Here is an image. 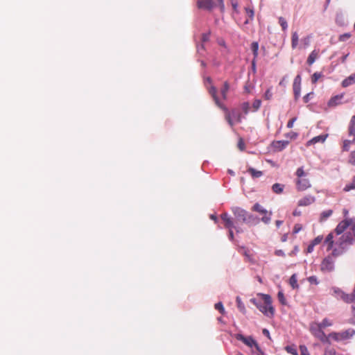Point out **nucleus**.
Segmentation results:
<instances>
[{
  "mask_svg": "<svg viewBox=\"0 0 355 355\" xmlns=\"http://www.w3.org/2000/svg\"><path fill=\"white\" fill-rule=\"evenodd\" d=\"M352 189H355V175L353 177L352 182L347 184L343 189L345 191H349Z\"/></svg>",
  "mask_w": 355,
  "mask_h": 355,
  "instance_id": "7c9ffc66",
  "label": "nucleus"
},
{
  "mask_svg": "<svg viewBox=\"0 0 355 355\" xmlns=\"http://www.w3.org/2000/svg\"><path fill=\"white\" fill-rule=\"evenodd\" d=\"M328 137V134H324L321 135H318L316 137H314L311 139L307 141L306 146H309L311 145H315L317 143H324L327 138Z\"/></svg>",
  "mask_w": 355,
  "mask_h": 355,
  "instance_id": "2eb2a0df",
  "label": "nucleus"
},
{
  "mask_svg": "<svg viewBox=\"0 0 355 355\" xmlns=\"http://www.w3.org/2000/svg\"><path fill=\"white\" fill-rule=\"evenodd\" d=\"M235 338L238 340L242 341L245 345L250 347L254 346L258 352H261V349L258 343L256 342L255 340L253 339L252 337H245L243 335L241 334H237L235 335Z\"/></svg>",
  "mask_w": 355,
  "mask_h": 355,
  "instance_id": "ddd939ff",
  "label": "nucleus"
},
{
  "mask_svg": "<svg viewBox=\"0 0 355 355\" xmlns=\"http://www.w3.org/2000/svg\"><path fill=\"white\" fill-rule=\"evenodd\" d=\"M230 90V84L227 81H225L220 89V94L223 100H227V93Z\"/></svg>",
  "mask_w": 355,
  "mask_h": 355,
  "instance_id": "4be33fe9",
  "label": "nucleus"
},
{
  "mask_svg": "<svg viewBox=\"0 0 355 355\" xmlns=\"http://www.w3.org/2000/svg\"><path fill=\"white\" fill-rule=\"evenodd\" d=\"M302 229V226L300 224H295L293 227V233L297 234Z\"/></svg>",
  "mask_w": 355,
  "mask_h": 355,
  "instance_id": "8fccbe9b",
  "label": "nucleus"
},
{
  "mask_svg": "<svg viewBox=\"0 0 355 355\" xmlns=\"http://www.w3.org/2000/svg\"><path fill=\"white\" fill-rule=\"evenodd\" d=\"M232 211L236 218V221H241L245 223H254L259 222V219L254 217L252 214L248 213L246 210L239 207H234L232 208Z\"/></svg>",
  "mask_w": 355,
  "mask_h": 355,
  "instance_id": "7ed1b4c3",
  "label": "nucleus"
},
{
  "mask_svg": "<svg viewBox=\"0 0 355 355\" xmlns=\"http://www.w3.org/2000/svg\"><path fill=\"white\" fill-rule=\"evenodd\" d=\"M197 6L199 9L211 10L214 7L212 0H198Z\"/></svg>",
  "mask_w": 355,
  "mask_h": 355,
  "instance_id": "4468645a",
  "label": "nucleus"
},
{
  "mask_svg": "<svg viewBox=\"0 0 355 355\" xmlns=\"http://www.w3.org/2000/svg\"><path fill=\"white\" fill-rule=\"evenodd\" d=\"M264 98L266 100H270L272 97V91H271V88H268L265 94H264V96H263Z\"/></svg>",
  "mask_w": 355,
  "mask_h": 355,
  "instance_id": "49530a36",
  "label": "nucleus"
},
{
  "mask_svg": "<svg viewBox=\"0 0 355 355\" xmlns=\"http://www.w3.org/2000/svg\"><path fill=\"white\" fill-rule=\"evenodd\" d=\"M293 215L295 216H299L301 215V211H298L297 209L294 210V211L293 212Z\"/></svg>",
  "mask_w": 355,
  "mask_h": 355,
  "instance_id": "69168bd1",
  "label": "nucleus"
},
{
  "mask_svg": "<svg viewBox=\"0 0 355 355\" xmlns=\"http://www.w3.org/2000/svg\"><path fill=\"white\" fill-rule=\"evenodd\" d=\"M237 147L241 151L245 150V142H244V141H243V139L242 138H239L238 144H237Z\"/></svg>",
  "mask_w": 355,
  "mask_h": 355,
  "instance_id": "37998d69",
  "label": "nucleus"
},
{
  "mask_svg": "<svg viewBox=\"0 0 355 355\" xmlns=\"http://www.w3.org/2000/svg\"><path fill=\"white\" fill-rule=\"evenodd\" d=\"M322 240H323L322 236H318L313 241H311V243L315 246V245L320 244Z\"/></svg>",
  "mask_w": 355,
  "mask_h": 355,
  "instance_id": "c03bdc74",
  "label": "nucleus"
},
{
  "mask_svg": "<svg viewBox=\"0 0 355 355\" xmlns=\"http://www.w3.org/2000/svg\"><path fill=\"white\" fill-rule=\"evenodd\" d=\"M322 328L319 327L318 322H313L310 324L311 333L317 338L320 340L322 342L327 341V336L324 332L322 331Z\"/></svg>",
  "mask_w": 355,
  "mask_h": 355,
  "instance_id": "f8f14e48",
  "label": "nucleus"
},
{
  "mask_svg": "<svg viewBox=\"0 0 355 355\" xmlns=\"http://www.w3.org/2000/svg\"><path fill=\"white\" fill-rule=\"evenodd\" d=\"M245 10L246 14L248 15V16L249 17V19H247L245 21V24H246L249 23V20H252L254 19V10L251 8H245Z\"/></svg>",
  "mask_w": 355,
  "mask_h": 355,
  "instance_id": "c756f323",
  "label": "nucleus"
},
{
  "mask_svg": "<svg viewBox=\"0 0 355 355\" xmlns=\"http://www.w3.org/2000/svg\"><path fill=\"white\" fill-rule=\"evenodd\" d=\"M241 108L243 112L247 114L250 112V104L248 102H244L241 104Z\"/></svg>",
  "mask_w": 355,
  "mask_h": 355,
  "instance_id": "ea45409f",
  "label": "nucleus"
},
{
  "mask_svg": "<svg viewBox=\"0 0 355 355\" xmlns=\"http://www.w3.org/2000/svg\"><path fill=\"white\" fill-rule=\"evenodd\" d=\"M258 295L262 298L263 302H258L254 298L251 299L250 302L265 315L272 318L275 314V309L272 305L271 297L263 293H259Z\"/></svg>",
  "mask_w": 355,
  "mask_h": 355,
  "instance_id": "f257e3e1",
  "label": "nucleus"
},
{
  "mask_svg": "<svg viewBox=\"0 0 355 355\" xmlns=\"http://www.w3.org/2000/svg\"><path fill=\"white\" fill-rule=\"evenodd\" d=\"M262 332H263V335H265V336H267L268 338H270V333H269V331H268V329H263Z\"/></svg>",
  "mask_w": 355,
  "mask_h": 355,
  "instance_id": "680f3d73",
  "label": "nucleus"
},
{
  "mask_svg": "<svg viewBox=\"0 0 355 355\" xmlns=\"http://www.w3.org/2000/svg\"><path fill=\"white\" fill-rule=\"evenodd\" d=\"M322 77V74L320 73L315 72L311 76V82L315 84L317 83L319 78Z\"/></svg>",
  "mask_w": 355,
  "mask_h": 355,
  "instance_id": "a19ab883",
  "label": "nucleus"
},
{
  "mask_svg": "<svg viewBox=\"0 0 355 355\" xmlns=\"http://www.w3.org/2000/svg\"><path fill=\"white\" fill-rule=\"evenodd\" d=\"M319 50H313L311 51V53L309 54L306 62L309 65H311L314 63V62L316 60V59L319 56Z\"/></svg>",
  "mask_w": 355,
  "mask_h": 355,
  "instance_id": "6ab92c4d",
  "label": "nucleus"
},
{
  "mask_svg": "<svg viewBox=\"0 0 355 355\" xmlns=\"http://www.w3.org/2000/svg\"><path fill=\"white\" fill-rule=\"evenodd\" d=\"M220 218L224 223L225 228L229 230V238L231 241L234 240V233L232 229L234 228L237 233L243 232V230L234 225L232 218L227 213H223L220 215Z\"/></svg>",
  "mask_w": 355,
  "mask_h": 355,
  "instance_id": "0eeeda50",
  "label": "nucleus"
},
{
  "mask_svg": "<svg viewBox=\"0 0 355 355\" xmlns=\"http://www.w3.org/2000/svg\"><path fill=\"white\" fill-rule=\"evenodd\" d=\"M334 296L337 299L342 300L345 303L351 304L355 302V293H346L339 288L334 287L332 288Z\"/></svg>",
  "mask_w": 355,
  "mask_h": 355,
  "instance_id": "1a4fd4ad",
  "label": "nucleus"
},
{
  "mask_svg": "<svg viewBox=\"0 0 355 355\" xmlns=\"http://www.w3.org/2000/svg\"><path fill=\"white\" fill-rule=\"evenodd\" d=\"M313 94V93H309L307 94H306L304 97H303V101L305 103H307L309 100H310V96Z\"/></svg>",
  "mask_w": 355,
  "mask_h": 355,
  "instance_id": "4d7b16f0",
  "label": "nucleus"
},
{
  "mask_svg": "<svg viewBox=\"0 0 355 355\" xmlns=\"http://www.w3.org/2000/svg\"><path fill=\"white\" fill-rule=\"evenodd\" d=\"M324 355H336L335 350H329L326 352Z\"/></svg>",
  "mask_w": 355,
  "mask_h": 355,
  "instance_id": "052dcab7",
  "label": "nucleus"
},
{
  "mask_svg": "<svg viewBox=\"0 0 355 355\" xmlns=\"http://www.w3.org/2000/svg\"><path fill=\"white\" fill-rule=\"evenodd\" d=\"M293 93L295 96V100H297L299 97L300 96V92H301V85H293Z\"/></svg>",
  "mask_w": 355,
  "mask_h": 355,
  "instance_id": "f704fd0d",
  "label": "nucleus"
},
{
  "mask_svg": "<svg viewBox=\"0 0 355 355\" xmlns=\"http://www.w3.org/2000/svg\"><path fill=\"white\" fill-rule=\"evenodd\" d=\"M277 298L279 301V302L282 305H286L287 304L286 300L285 298L284 294L282 291H279L277 293Z\"/></svg>",
  "mask_w": 355,
  "mask_h": 355,
  "instance_id": "c9c22d12",
  "label": "nucleus"
},
{
  "mask_svg": "<svg viewBox=\"0 0 355 355\" xmlns=\"http://www.w3.org/2000/svg\"><path fill=\"white\" fill-rule=\"evenodd\" d=\"M298 41H299V37H298L297 32L293 33L292 38H291V46L293 49L297 46Z\"/></svg>",
  "mask_w": 355,
  "mask_h": 355,
  "instance_id": "cd10ccee",
  "label": "nucleus"
},
{
  "mask_svg": "<svg viewBox=\"0 0 355 355\" xmlns=\"http://www.w3.org/2000/svg\"><path fill=\"white\" fill-rule=\"evenodd\" d=\"M293 85H301V76L300 75L296 76L294 79Z\"/></svg>",
  "mask_w": 355,
  "mask_h": 355,
  "instance_id": "864d4df0",
  "label": "nucleus"
},
{
  "mask_svg": "<svg viewBox=\"0 0 355 355\" xmlns=\"http://www.w3.org/2000/svg\"><path fill=\"white\" fill-rule=\"evenodd\" d=\"M298 250H299L298 247L297 246H295L293 250L291 253H289V255L290 256H294L298 252Z\"/></svg>",
  "mask_w": 355,
  "mask_h": 355,
  "instance_id": "bf43d9fd",
  "label": "nucleus"
},
{
  "mask_svg": "<svg viewBox=\"0 0 355 355\" xmlns=\"http://www.w3.org/2000/svg\"><path fill=\"white\" fill-rule=\"evenodd\" d=\"M308 282L311 284L318 285L319 284V282L318 280V278L316 276H311L308 277Z\"/></svg>",
  "mask_w": 355,
  "mask_h": 355,
  "instance_id": "a18cd8bd",
  "label": "nucleus"
},
{
  "mask_svg": "<svg viewBox=\"0 0 355 355\" xmlns=\"http://www.w3.org/2000/svg\"><path fill=\"white\" fill-rule=\"evenodd\" d=\"M214 307L216 310L219 311V312L222 314V315H224L225 313V309L223 307V305L222 304V302H218L216 303L215 305H214Z\"/></svg>",
  "mask_w": 355,
  "mask_h": 355,
  "instance_id": "4c0bfd02",
  "label": "nucleus"
},
{
  "mask_svg": "<svg viewBox=\"0 0 355 355\" xmlns=\"http://www.w3.org/2000/svg\"><path fill=\"white\" fill-rule=\"evenodd\" d=\"M261 101L259 99H256L252 103L253 112L257 111L261 107Z\"/></svg>",
  "mask_w": 355,
  "mask_h": 355,
  "instance_id": "58836bf2",
  "label": "nucleus"
},
{
  "mask_svg": "<svg viewBox=\"0 0 355 355\" xmlns=\"http://www.w3.org/2000/svg\"><path fill=\"white\" fill-rule=\"evenodd\" d=\"M209 33H208V34H204V35H202V41H203V42H206V41H207V40H209Z\"/></svg>",
  "mask_w": 355,
  "mask_h": 355,
  "instance_id": "e2e57ef3",
  "label": "nucleus"
},
{
  "mask_svg": "<svg viewBox=\"0 0 355 355\" xmlns=\"http://www.w3.org/2000/svg\"><path fill=\"white\" fill-rule=\"evenodd\" d=\"M275 255L277 256H280V257H284L285 256V253L284 252L283 250H277L275 252Z\"/></svg>",
  "mask_w": 355,
  "mask_h": 355,
  "instance_id": "13d9d810",
  "label": "nucleus"
},
{
  "mask_svg": "<svg viewBox=\"0 0 355 355\" xmlns=\"http://www.w3.org/2000/svg\"><path fill=\"white\" fill-rule=\"evenodd\" d=\"M288 144V141H275L272 143L271 147L277 152H279L285 148Z\"/></svg>",
  "mask_w": 355,
  "mask_h": 355,
  "instance_id": "dca6fc26",
  "label": "nucleus"
},
{
  "mask_svg": "<svg viewBox=\"0 0 355 355\" xmlns=\"http://www.w3.org/2000/svg\"><path fill=\"white\" fill-rule=\"evenodd\" d=\"M252 211L259 213L262 215L261 221L265 224H269L271 221L272 212L264 209L260 204L255 203L252 207Z\"/></svg>",
  "mask_w": 355,
  "mask_h": 355,
  "instance_id": "9d476101",
  "label": "nucleus"
},
{
  "mask_svg": "<svg viewBox=\"0 0 355 355\" xmlns=\"http://www.w3.org/2000/svg\"><path fill=\"white\" fill-rule=\"evenodd\" d=\"M333 213L331 209L326 210L322 212L320 215V221L325 220L327 218H329Z\"/></svg>",
  "mask_w": 355,
  "mask_h": 355,
  "instance_id": "2f4dec72",
  "label": "nucleus"
},
{
  "mask_svg": "<svg viewBox=\"0 0 355 355\" xmlns=\"http://www.w3.org/2000/svg\"><path fill=\"white\" fill-rule=\"evenodd\" d=\"M287 239H288V234H284L282 236V238H281V241H282V242H285V241H287Z\"/></svg>",
  "mask_w": 355,
  "mask_h": 355,
  "instance_id": "338daca9",
  "label": "nucleus"
},
{
  "mask_svg": "<svg viewBox=\"0 0 355 355\" xmlns=\"http://www.w3.org/2000/svg\"><path fill=\"white\" fill-rule=\"evenodd\" d=\"M236 303H237V307L239 309V311L241 312H242L243 313H245V307L239 297H236Z\"/></svg>",
  "mask_w": 355,
  "mask_h": 355,
  "instance_id": "473e14b6",
  "label": "nucleus"
},
{
  "mask_svg": "<svg viewBox=\"0 0 355 355\" xmlns=\"http://www.w3.org/2000/svg\"><path fill=\"white\" fill-rule=\"evenodd\" d=\"M296 119H296L295 117H294V118H293V119H290V120L288 121V122L287 123V128H293V124H294L295 121H296Z\"/></svg>",
  "mask_w": 355,
  "mask_h": 355,
  "instance_id": "5fc2aeb1",
  "label": "nucleus"
},
{
  "mask_svg": "<svg viewBox=\"0 0 355 355\" xmlns=\"http://www.w3.org/2000/svg\"><path fill=\"white\" fill-rule=\"evenodd\" d=\"M332 253L324 257L320 263V270L324 272H330L334 270V258Z\"/></svg>",
  "mask_w": 355,
  "mask_h": 355,
  "instance_id": "9b49d317",
  "label": "nucleus"
},
{
  "mask_svg": "<svg viewBox=\"0 0 355 355\" xmlns=\"http://www.w3.org/2000/svg\"><path fill=\"white\" fill-rule=\"evenodd\" d=\"M315 202V197L312 196H306L300 199L297 205L298 206H308L313 204Z\"/></svg>",
  "mask_w": 355,
  "mask_h": 355,
  "instance_id": "a211bd4d",
  "label": "nucleus"
},
{
  "mask_svg": "<svg viewBox=\"0 0 355 355\" xmlns=\"http://www.w3.org/2000/svg\"><path fill=\"white\" fill-rule=\"evenodd\" d=\"M351 310H352V315L353 318L355 319V304L351 306Z\"/></svg>",
  "mask_w": 355,
  "mask_h": 355,
  "instance_id": "0e129e2a",
  "label": "nucleus"
},
{
  "mask_svg": "<svg viewBox=\"0 0 355 355\" xmlns=\"http://www.w3.org/2000/svg\"><path fill=\"white\" fill-rule=\"evenodd\" d=\"M324 242L327 244V250H329L333 248L334 246V236L332 233H330L327 235L325 239Z\"/></svg>",
  "mask_w": 355,
  "mask_h": 355,
  "instance_id": "b1692460",
  "label": "nucleus"
},
{
  "mask_svg": "<svg viewBox=\"0 0 355 355\" xmlns=\"http://www.w3.org/2000/svg\"><path fill=\"white\" fill-rule=\"evenodd\" d=\"M350 37H351V35L349 33H345V34L340 35L339 40L344 42V41L348 40Z\"/></svg>",
  "mask_w": 355,
  "mask_h": 355,
  "instance_id": "3c124183",
  "label": "nucleus"
},
{
  "mask_svg": "<svg viewBox=\"0 0 355 355\" xmlns=\"http://www.w3.org/2000/svg\"><path fill=\"white\" fill-rule=\"evenodd\" d=\"M279 23L282 28L283 31H286L288 28V24L285 18L282 17H279Z\"/></svg>",
  "mask_w": 355,
  "mask_h": 355,
  "instance_id": "e433bc0d",
  "label": "nucleus"
},
{
  "mask_svg": "<svg viewBox=\"0 0 355 355\" xmlns=\"http://www.w3.org/2000/svg\"><path fill=\"white\" fill-rule=\"evenodd\" d=\"M248 172L251 175V176L253 178H260L263 175L262 171H257L256 169H254V168H252V167H249L248 168Z\"/></svg>",
  "mask_w": 355,
  "mask_h": 355,
  "instance_id": "393cba45",
  "label": "nucleus"
},
{
  "mask_svg": "<svg viewBox=\"0 0 355 355\" xmlns=\"http://www.w3.org/2000/svg\"><path fill=\"white\" fill-rule=\"evenodd\" d=\"M355 83V73H352L342 81V86L347 87L352 84Z\"/></svg>",
  "mask_w": 355,
  "mask_h": 355,
  "instance_id": "412c9836",
  "label": "nucleus"
},
{
  "mask_svg": "<svg viewBox=\"0 0 355 355\" xmlns=\"http://www.w3.org/2000/svg\"><path fill=\"white\" fill-rule=\"evenodd\" d=\"M251 49L252 51L254 58H256L258 55L259 44L257 42H254L251 44Z\"/></svg>",
  "mask_w": 355,
  "mask_h": 355,
  "instance_id": "72a5a7b5",
  "label": "nucleus"
},
{
  "mask_svg": "<svg viewBox=\"0 0 355 355\" xmlns=\"http://www.w3.org/2000/svg\"><path fill=\"white\" fill-rule=\"evenodd\" d=\"M306 173L304 172L303 167L298 168L296 171L297 180L295 181L297 189L304 191L311 187L310 182L306 177Z\"/></svg>",
  "mask_w": 355,
  "mask_h": 355,
  "instance_id": "20e7f679",
  "label": "nucleus"
},
{
  "mask_svg": "<svg viewBox=\"0 0 355 355\" xmlns=\"http://www.w3.org/2000/svg\"><path fill=\"white\" fill-rule=\"evenodd\" d=\"M229 112L230 114L233 125H234V121L237 123H240L241 121V114L239 112L234 110H232V112L229 111ZM234 125H232V127Z\"/></svg>",
  "mask_w": 355,
  "mask_h": 355,
  "instance_id": "5701e85b",
  "label": "nucleus"
},
{
  "mask_svg": "<svg viewBox=\"0 0 355 355\" xmlns=\"http://www.w3.org/2000/svg\"><path fill=\"white\" fill-rule=\"evenodd\" d=\"M350 227L352 232L355 236V216L352 218H346L340 221L335 229L337 235H340L348 228Z\"/></svg>",
  "mask_w": 355,
  "mask_h": 355,
  "instance_id": "39448f33",
  "label": "nucleus"
},
{
  "mask_svg": "<svg viewBox=\"0 0 355 355\" xmlns=\"http://www.w3.org/2000/svg\"><path fill=\"white\" fill-rule=\"evenodd\" d=\"M285 349L287 352L293 355H298L297 349L293 346H286Z\"/></svg>",
  "mask_w": 355,
  "mask_h": 355,
  "instance_id": "79ce46f5",
  "label": "nucleus"
},
{
  "mask_svg": "<svg viewBox=\"0 0 355 355\" xmlns=\"http://www.w3.org/2000/svg\"><path fill=\"white\" fill-rule=\"evenodd\" d=\"M343 96L344 94H341L331 97L328 102V105L329 107H335L340 105L342 103L341 100L343 98Z\"/></svg>",
  "mask_w": 355,
  "mask_h": 355,
  "instance_id": "f3484780",
  "label": "nucleus"
},
{
  "mask_svg": "<svg viewBox=\"0 0 355 355\" xmlns=\"http://www.w3.org/2000/svg\"><path fill=\"white\" fill-rule=\"evenodd\" d=\"M349 135L353 136V141L355 143V115L352 116L349 124Z\"/></svg>",
  "mask_w": 355,
  "mask_h": 355,
  "instance_id": "aec40b11",
  "label": "nucleus"
},
{
  "mask_svg": "<svg viewBox=\"0 0 355 355\" xmlns=\"http://www.w3.org/2000/svg\"><path fill=\"white\" fill-rule=\"evenodd\" d=\"M284 185L279 183H275L272 187V190L277 194H280L283 192Z\"/></svg>",
  "mask_w": 355,
  "mask_h": 355,
  "instance_id": "a878e982",
  "label": "nucleus"
},
{
  "mask_svg": "<svg viewBox=\"0 0 355 355\" xmlns=\"http://www.w3.org/2000/svg\"><path fill=\"white\" fill-rule=\"evenodd\" d=\"M354 142L352 140H345L343 142V149L347 150L349 149V146L351 143Z\"/></svg>",
  "mask_w": 355,
  "mask_h": 355,
  "instance_id": "603ef678",
  "label": "nucleus"
},
{
  "mask_svg": "<svg viewBox=\"0 0 355 355\" xmlns=\"http://www.w3.org/2000/svg\"><path fill=\"white\" fill-rule=\"evenodd\" d=\"M354 232H346L338 239L336 242L337 247L333 249L332 254L334 257H338L341 255L348 247L354 243Z\"/></svg>",
  "mask_w": 355,
  "mask_h": 355,
  "instance_id": "f03ea898",
  "label": "nucleus"
},
{
  "mask_svg": "<svg viewBox=\"0 0 355 355\" xmlns=\"http://www.w3.org/2000/svg\"><path fill=\"white\" fill-rule=\"evenodd\" d=\"M355 335V329L349 328L340 332H331L328 337L335 341L340 342L351 339Z\"/></svg>",
  "mask_w": 355,
  "mask_h": 355,
  "instance_id": "6e6552de",
  "label": "nucleus"
},
{
  "mask_svg": "<svg viewBox=\"0 0 355 355\" xmlns=\"http://www.w3.org/2000/svg\"><path fill=\"white\" fill-rule=\"evenodd\" d=\"M319 327L324 329L332 325V322L328 318H324L321 322H318Z\"/></svg>",
  "mask_w": 355,
  "mask_h": 355,
  "instance_id": "c85d7f7f",
  "label": "nucleus"
},
{
  "mask_svg": "<svg viewBox=\"0 0 355 355\" xmlns=\"http://www.w3.org/2000/svg\"><path fill=\"white\" fill-rule=\"evenodd\" d=\"M300 353L301 355H310L309 352L307 349V347L304 345H300Z\"/></svg>",
  "mask_w": 355,
  "mask_h": 355,
  "instance_id": "de8ad7c7",
  "label": "nucleus"
},
{
  "mask_svg": "<svg viewBox=\"0 0 355 355\" xmlns=\"http://www.w3.org/2000/svg\"><path fill=\"white\" fill-rule=\"evenodd\" d=\"M314 247H315V245H313L311 243H310V244L308 245V247L306 248V252L311 253L314 250Z\"/></svg>",
  "mask_w": 355,
  "mask_h": 355,
  "instance_id": "6e6d98bb",
  "label": "nucleus"
},
{
  "mask_svg": "<svg viewBox=\"0 0 355 355\" xmlns=\"http://www.w3.org/2000/svg\"><path fill=\"white\" fill-rule=\"evenodd\" d=\"M289 284L293 289H297L299 288V285L297 284V275L293 274L289 279Z\"/></svg>",
  "mask_w": 355,
  "mask_h": 355,
  "instance_id": "bb28decb",
  "label": "nucleus"
},
{
  "mask_svg": "<svg viewBox=\"0 0 355 355\" xmlns=\"http://www.w3.org/2000/svg\"><path fill=\"white\" fill-rule=\"evenodd\" d=\"M209 93L210 94V95L211 96V97L213 98L215 103L216 104V105L218 107H219L220 109L223 110L225 112V119L226 121H227V123H229V125L230 126H232L233 125V123H232V119H231V116H230V114L229 112V110L219 100V98L217 96V89L216 88V87L214 86H211L209 88Z\"/></svg>",
  "mask_w": 355,
  "mask_h": 355,
  "instance_id": "423d86ee",
  "label": "nucleus"
},
{
  "mask_svg": "<svg viewBox=\"0 0 355 355\" xmlns=\"http://www.w3.org/2000/svg\"><path fill=\"white\" fill-rule=\"evenodd\" d=\"M297 136H298L297 133L293 132V131L287 133L286 135V137L287 138H290L291 139H295L297 137Z\"/></svg>",
  "mask_w": 355,
  "mask_h": 355,
  "instance_id": "09e8293b",
  "label": "nucleus"
},
{
  "mask_svg": "<svg viewBox=\"0 0 355 355\" xmlns=\"http://www.w3.org/2000/svg\"><path fill=\"white\" fill-rule=\"evenodd\" d=\"M349 162L352 164L355 165V157H352V158L349 159Z\"/></svg>",
  "mask_w": 355,
  "mask_h": 355,
  "instance_id": "774afa93",
  "label": "nucleus"
}]
</instances>
